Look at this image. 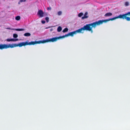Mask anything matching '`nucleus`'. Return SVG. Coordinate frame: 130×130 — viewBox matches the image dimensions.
I'll list each match as a JSON object with an SVG mask.
<instances>
[{"mask_svg": "<svg viewBox=\"0 0 130 130\" xmlns=\"http://www.w3.org/2000/svg\"><path fill=\"white\" fill-rule=\"evenodd\" d=\"M101 24L100 20L92 23L87 24L85 25L82 28L79 29L80 32H82V31L83 30H86L91 31V33L93 32V31L92 29L93 27L95 28L96 25H99Z\"/></svg>", "mask_w": 130, "mask_h": 130, "instance_id": "f257e3e1", "label": "nucleus"}, {"mask_svg": "<svg viewBox=\"0 0 130 130\" xmlns=\"http://www.w3.org/2000/svg\"><path fill=\"white\" fill-rule=\"evenodd\" d=\"M26 45V42H21L18 44H0V49L2 50L4 49H7L9 48H12L18 46L21 47L23 46Z\"/></svg>", "mask_w": 130, "mask_h": 130, "instance_id": "f03ea898", "label": "nucleus"}, {"mask_svg": "<svg viewBox=\"0 0 130 130\" xmlns=\"http://www.w3.org/2000/svg\"><path fill=\"white\" fill-rule=\"evenodd\" d=\"M127 15H128V12L123 14H120L119 16L113 18H110L109 19H107L104 20H99L100 23L101 24H102L103 22H106L111 20L112 21L117 19L120 18L122 19H125L127 21H130V17H127Z\"/></svg>", "mask_w": 130, "mask_h": 130, "instance_id": "7ed1b4c3", "label": "nucleus"}, {"mask_svg": "<svg viewBox=\"0 0 130 130\" xmlns=\"http://www.w3.org/2000/svg\"><path fill=\"white\" fill-rule=\"evenodd\" d=\"M59 39L58 37H55L53 38L50 39H47L46 40H43L42 41H31L30 42H28L27 41L26 42V45H34L36 44H40L41 43H44L48 42H54L58 40Z\"/></svg>", "mask_w": 130, "mask_h": 130, "instance_id": "20e7f679", "label": "nucleus"}, {"mask_svg": "<svg viewBox=\"0 0 130 130\" xmlns=\"http://www.w3.org/2000/svg\"><path fill=\"white\" fill-rule=\"evenodd\" d=\"M77 33H80V31H79V29L75 31H74L73 32H70L69 33V36H73L74 34H76Z\"/></svg>", "mask_w": 130, "mask_h": 130, "instance_id": "39448f33", "label": "nucleus"}, {"mask_svg": "<svg viewBox=\"0 0 130 130\" xmlns=\"http://www.w3.org/2000/svg\"><path fill=\"white\" fill-rule=\"evenodd\" d=\"M38 14L40 17H42L43 16L44 12L42 10H40L38 11Z\"/></svg>", "mask_w": 130, "mask_h": 130, "instance_id": "423d86ee", "label": "nucleus"}, {"mask_svg": "<svg viewBox=\"0 0 130 130\" xmlns=\"http://www.w3.org/2000/svg\"><path fill=\"white\" fill-rule=\"evenodd\" d=\"M87 12H85L84 15V16L82 17V19H84L87 18L88 17V16L87 15Z\"/></svg>", "mask_w": 130, "mask_h": 130, "instance_id": "0eeeda50", "label": "nucleus"}, {"mask_svg": "<svg viewBox=\"0 0 130 130\" xmlns=\"http://www.w3.org/2000/svg\"><path fill=\"white\" fill-rule=\"evenodd\" d=\"M112 15V14L110 12H108L106 13L105 14V15L104 16H105L106 17V16H111Z\"/></svg>", "mask_w": 130, "mask_h": 130, "instance_id": "6e6552de", "label": "nucleus"}, {"mask_svg": "<svg viewBox=\"0 0 130 130\" xmlns=\"http://www.w3.org/2000/svg\"><path fill=\"white\" fill-rule=\"evenodd\" d=\"M30 34L29 32H27L25 33L24 34V36H30Z\"/></svg>", "mask_w": 130, "mask_h": 130, "instance_id": "1a4fd4ad", "label": "nucleus"}, {"mask_svg": "<svg viewBox=\"0 0 130 130\" xmlns=\"http://www.w3.org/2000/svg\"><path fill=\"white\" fill-rule=\"evenodd\" d=\"M62 29V28L60 26H59L57 29V31L58 32H60L61 30Z\"/></svg>", "mask_w": 130, "mask_h": 130, "instance_id": "9d476101", "label": "nucleus"}, {"mask_svg": "<svg viewBox=\"0 0 130 130\" xmlns=\"http://www.w3.org/2000/svg\"><path fill=\"white\" fill-rule=\"evenodd\" d=\"M24 29L23 28L15 29L14 30L18 31H24Z\"/></svg>", "mask_w": 130, "mask_h": 130, "instance_id": "9b49d317", "label": "nucleus"}, {"mask_svg": "<svg viewBox=\"0 0 130 130\" xmlns=\"http://www.w3.org/2000/svg\"><path fill=\"white\" fill-rule=\"evenodd\" d=\"M68 29L67 28H65L62 31V32H67L68 31Z\"/></svg>", "mask_w": 130, "mask_h": 130, "instance_id": "f8f14e48", "label": "nucleus"}, {"mask_svg": "<svg viewBox=\"0 0 130 130\" xmlns=\"http://www.w3.org/2000/svg\"><path fill=\"white\" fill-rule=\"evenodd\" d=\"M15 19L17 20H19L20 19V17L19 16H17L16 17Z\"/></svg>", "mask_w": 130, "mask_h": 130, "instance_id": "ddd939ff", "label": "nucleus"}, {"mask_svg": "<svg viewBox=\"0 0 130 130\" xmlns=\"http://www.w3.org/2000/svg\"><path fill=\"white\" fill-rule=\"evenodd\" d=\"M13 36L14 38H16L18 37V35L17 34H14L13 35Z\"/></svg>", "mask_w": 130, "mask_h": 130, "instance_id": "4468645a", "label": "nucleus"}, {"mask_svg": "<svg viewBox=\"0 0 130 130\" xmlns=\"http://www.w3.org/2000/svg\"><path fill=\"white\" fill-rule=\"evenodd\" d=\"M11 41H16L18 40V39H11Z\"/></svg>", "mask_w": 130, "mask_h": 130, "instance_id": "2eb2a0df", "label": "nucleus"}, {"mask_svg": "<svg viewBox=\"0 0 130 130\" xmlns=\"http://www.w3.org/2000/svg\"><path fill=\"white\" fill-rule=\"evenodd\" d=\"M83 15V13L81 12L78 14V16L79 17H81Z\"/></svg>", "mask_w": 130, "mask_h": 130, "instance_id": "dca6fc26", "label": "nucleus"}, {"mask_svg": "<svg viewBox=\"0 0 130 130\" xmlns=\"http://www.w3.org/2000/svg\"><path fill=\"white\" fill-rule=\"evenodd\" d=\"M45 20L47 22H48L49 21V18L48 17H46L45 18Z\"/></svg>", "mask_w": 130, "mask_h": 130, "instance_id": "f3484780", "label": "nucleus"}, {"mask_svg": "<svg viewBox=\"0 0 130 130\" xmlns=\"http://www.w3.org/2000/svg\"><path fill=\"white\" fill-rule=\"evenodd\" d=\"M65 37L64 36V35H63L61 36H59V37H58L59 39H61V38H64Z\"/></svg>", "mask_w": 130, "mask_h": 130, "instance_id": "a211bd4d", "label": "nucleus"}, {"mask_svg": "<svg viewBox=\"0 0 130 130\" xmlns=\"http://www.w3.org/2000/svg\"><path fill=\"white\" fill-rule=\"evenodd\" d=\"M125 5L126 6H127L129 5V3L128 2H126L125 3Z\"/></svg>", "mask_w": 130, "mask_h": 130, "instance_id": "6ab92c4d", "label": "nucleus"}, {"mask_svg": "<svg viewBox=\"0 0 130 130\" xmlns=\"http://www.w3.org/2000/svg\"><path fill=\"white\" fill-rule=\"evenodd\" d=\"M62 12L61 11H59L58 13V15H60L61 14Z\"/></svg>", "mask_w": 130, "mask_h": 130, "instance_id": "aec40b11", "label": "nucleus"}, {"mask_svg": "<svg viewBox=\"0 0 130 130\" xmlns=\"http://www.w3.org/2000/svg\"><path fill=\"white\" fill-rule=\"evenodd\" d=\"M6 41L8 42L11 41V39H6Z\"/></svg>", "mask_w": 130, "mask_h": 130, "instance_id": "412c9836", "label": "nucleus"}, {"mask_svg": "<svg viewBox=\"0 0 130 130\" xmlns=\"http://www.w3.org/2000/svg\"><path fill=\"white\" fill-rule=\"evenodd\" d=\"M69 36V33L68 34H66L64 35V36L65 37H67Z\"/></svg>", "mask_w": 130, "mask_h": 130, "instance_id": "4be33fe9", "label": "nucleus"}, {"mask_svg": "<svg viewBox=\"0 0 130 130\" xmlns=\"http://www.w3.org/2000/svg\"><path fill=\"white\" fill-rule=\"evenodd\" d=\"M47 10H51V7H48L47 9Z\"/></svg>", "mask_w": 130, "mask_h": 130, "instance_id": "5701e85b", "label": "nucleus"}, {"mask_svg": "<svg viewBox=\"0 0 130 130\" xmlns=\"http://www.w3.org/2000/svg\"><path fill=\"white\" fill-rule=\"evenodd\" d=\"M26 1V0H20V2H25Z\"/></svg>", "mask_w": 130, "mask_h": 130, "instance_id": "b1692460", "label": "nucleus"}, {"mask_svg": "<svg viewBox=\"0 0 130 130\" xmlns=\"http://www.w3.org/2000/svg\"><path fill=\"white\" fill-rule=\"evenodd\" d=\"M41 22L42 24H44L45 23V21H41Z\"/></svg>", "mask_w": 130, "mask_h": 130, "instance_id": "393cba45", "label": "nucleus"}, {"mask_svg": "<svg viewBox=\"0 0 130 130\" xmlns=\"http://www.w3.org/2000/svg\"><path fill=\"white\" fill-rule=\"evenodd\" d=\"M128 15H130V12H128Z\"/></svg>", "mask_w": 130, "mask_h": 130, "instance_id": "a878e982", "label": "nucleus"}, {"mask_svg": "<svg viewBox=\"0 0 130 130\" xmlns=\"http://www.w3.org/2000/svg\"><path fill=\"white\" fill-rule=\"evenodd\" d=\"M7 29H11L10 28H7Z\"/></svg>", "mask_w": 130, "mask_h": 130, "instance_id": "bb28decb", "label": "nucleus"}, {"mask_svg": "<svg viewBox=\"0 0 130 130\" xmlns=\"http://www.w3.org/2000/svg\"><path fill=\"white\" fill-rule=\"evenodd\" d=\"M53 29H51V31H52L53 30Z\"/></svg>", "mask_w": 130, "mask_h": 130, "instance_id": "cd10ccee", "label": "nucleus"}]
</instances>
